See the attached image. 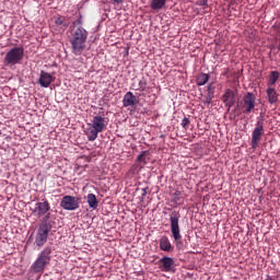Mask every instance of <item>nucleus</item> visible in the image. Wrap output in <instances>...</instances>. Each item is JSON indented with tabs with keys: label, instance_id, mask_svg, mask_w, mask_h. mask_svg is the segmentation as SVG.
Here are the masks:
<instances>
[{
	"label": "nucleus",
	"instance_id": "obj_1",
	"mask_svg": "<svg viewBox=\"0 0 280 280\" xmlns=\"http://www.w3.org/2000/svg\"><path fill=\"white\" fill-rule=\"evenodd\" d=\"M86 38H89V32L82 26L72 28L70 45L72 47V54L74 56H82L84 49H86Z\"/></svg>",
	"mask_w": 280,
	"mask_h": 280
},
{
	"label": "nucleus",
	"instance_id": "obj_2",
	"mask_svg": "<svg viewBox=\"0 0 280 280\" xmlns=\"http://www.w3.org/2000/svg\"><path fill=\"white\" fill-rule=\"evenodd\" d=\"M108 126L105 117L94 116L92 121L88 124V128L85 129V135L89 141H95L100 132H104Z\"/></svg>",
	"mask_w": 280,
	"mask_h": 280
},
{
	"label": "nucleus",
	"instance_id": "obj_3",
	"mask_svg": "<svg viewBox=\"0 0 280 280\" xmlns=\"http://www.w3.org/2000/svg\"><path fill=\"white\" fill-rule=\"evenodd\" d=\"M52 225L49 220V213H47L39 224L37 229V233L35 236V244L38 248H43L45 244H47V240L49 238V233L51 232Z\"/></svg>",
	"mask_w": 280,
	"mask_h": 280
},
{
	"label": "nucleus",
	"instance_id": "obj_4",
	"mask_svg": "<svg viewBox=\"0 0 280 280\" xmlns=\"http://www.w3.org/2000/svg\"><path fill=\"white\" fill-rule=\"evenodd\" d=\"M54 247L46 246L37 256L36 260L31 266L33 272H44L45 268L51 264V255Z\"/></svg>",
	"mask_w": 280,
	"mask_h": 280
},
{
	"label": "nucleus",
	"instance_id": "obj_5",
	"mask_svg": "<svg viewBox=\"0 0 280 280\" xmlns=\"http://www.w3.org/2000/svg\"><path fill=\"white\" fill-rule=\"evenodd\" d=\"M24 57L25 48H23V46H15L7 52L4 63L7 67H14V65H21Z\"/></svg>",
	"mask_w": 280,
	"mask_h": 280
},
{
	"label": "nucleus",
	"instance_id": "obj_6",
	"mask_svg": "<svg viewBox=\"0 0 280 280\" xmlns=\"http://www.w3.org/2000/svg\"><path fill=\"white\" fill-rule=\"evenodd\" d=\"M257 102V97L253 92H247L243 100L237 104V107L241 106L244 115H250L253 110H255V104Z\"/></svg>",
	"mask_w": 280,
	"mask_h": 280
},
{
	"label": "nucleus",
	"instance_id": "obj_7",
	"mask_svg": "<svg viewBox=\"0 0 280 280\" xmlns=\"http://www.w3.org/2000/svg\"><path fill=\"white\" fill-rule=\"evenodd\" d=\"M82 205V197L66 195L60 201V207L66 211H75Z\"/></svg>",
	"mask_w": 280,
	"mask_h": 280
},
{
	"label": "nucleus",
	"instance_id": "obj_8",
	"mask_svg": "<svg viewBox=\"0 0 280 280\" xmlns=\"http://www.w3.org/2000/svg\"><path fill=\"white\" fill-rule=\"evenodd\" d=\"M179 220H180V212H172L171 213V215H170L171 233H172L175 242L183 240V236L180 235V226L178 225Z\"/></svg>",
	"mask_w": 280,
	"mask_h": 280
},
{
	"label": "nucleus",
	"instance_id": "obj_9",
	"mask_svg": "<svg viewBox=\"0 0 280 280\" xmlns=\"http://www.w3.org/2000/svg\"><path fill=\"white\" fill-rule=\"evenodd\" d=\"M264 118H260L256 122V127L252 133V148L253 150H257L259 148V141H261V137H264Z\"/></svg>",
	"mask_w": 280,
	"mask_h": 280
},
{
	"label": "nucleus",
	"instance_id": "obj_10",
	"mask_svg": "<svg viewBox=\"0 0 280 280\" xmlns=\"http://www.w3.org/2000/svg\"><path fill=\"white\" fill-rule=\"evenodd\" d=\"M54 82V75H51L49 72H45V70L40 71L38 84L43 86L44 89H48V86Z\"/></svg>",
	"mask_w": 280,
	"mask_h": 280
},
{
	"label": "nucleus",
	"instance_id": "obj_11",
	"mask_svg": "<svg viewBox=\"0 0 280 280\" xmlns=\"http://www.w3.org/2000/svg\"><path fill=\"white\" fill-rule=\"evenodd\" d=\"M222 100L230 110L232 106H235V92H233L231 89H228L223 94Z\"/></svg>",
	"mask_w": 280,
	"mask_h": 280
},
{
	"label": "nucleus",
	"instance_id": "obj_12",
	"mask_svg": "<svg viewBox=\"0 0 280 280\" xmlns=\"http://www.w3.org/2000/svg\"><path fill=\"white\" fill-rule=\"evenodd\" d=\"M160 268L163 272H172V267L174 266V258L164 256L160 259Z\"/></svg>",
	"mask_w": 280,
	"mask_h": 280
},
{
	"label": "nucleus",
	"instance_id": "obj_13",
	"mask_svg": "<svg viewBox=\"0 0 280 280\" xmlns=\"http://www.w3.org/2000/svg\"><path fill=\"white\" fill-rule=\"evenodd\" d=\"M122 105L125 108H128V106H137V96H135L132 92H127L122 98Z\"/></svg>",
	"mask_w": 280,
	"mask_h": 280
},
{
	"label": "nucleus",
	"instance_id": "obj_14",
	"mask_svg": "<svg viewBox=\"0 0 280 280\" xmlns=\"http://www.w3.org/2000/svg\"><path fill=\"white\" fill-rule=\"evenodd\" d=\"M160 248L164 250V253H172V250H174V246H172V243L170 242V238L167 236L161 237Z\"/></svg>",
	"mask_w": 280,
	"mask_h": 280
},
{
	"label": "nucleus",
	"instance_id": "obj_15",
	"mask_svg": "<svg viewBox=\"0 0 280 280\" xmlns=\"http://www.w3.org/2000/svg\"><path fill=\"white\" fill-rule=\"evenodd\" d=\"M266 94L269 104H277V102H279V94L275 88H268Z\"/></svg>",
	"mask_w": 280,
	"mask_h": 280
},
{
	"label": "nucleus",
	"instance_id": "obj_16",
	"mask_svg": "<svg viewBox=\"0 0 280 280\" xmlns=\"http://www.w3.org/2000/svg\"><path fill=\"white\" fill-rule=\"evenodd\" d=\"M167 0H150V8L153 12H159L165 8Z\"/></svg>",
	"mask_w": 280,
	"mask_h": 280
},
{
	"label": "nucleus",
	"instance_id": "obj_17",
	"mask_svg": "<svg viewBox=\"0 0 280 280\" xmlns=\"http://www.w3.org/2000/svg\"><path fill=\"white\" fill-rule=\"evenodd\" d=\"M279 78H280L279 71H271L267 81L268 89H275Z\"/></svg>",
	"mask_w": 280,
	"mask_h": 280
},
{
	"label": "nucleus",
	"instance_id": "obj_18",
	"mask_svg": "<svg viewBox=\"0 0 280 280\" xmlns=\"http://www.w3.org/2000/svg\"><path fill=\"white\" fill-rule=\"evenodd\" d=\"M86 201L90 209H93V211H95V209H97V207L100 206V201L97 200V197L94 194H89L86 197Z\"/></svg>",
	"mask_w": 280,
	"mask_h": 280
},
{
	"label": "nucleus",
	"instance_id": "obj_19",
	"mask_svg": "<svg viewBox=\"0 0 280 280\" xmlns=\"http://www.w3.org/2000/svg\"><path fill=\"white\" fill-rule=\"evenodd\" d=\"M210 79L211 75L207 73H200L196 79L197 86H205V84H207V82H209Z\"/></svg>",
	"mask_w": 280,
	"mask_h": 280
},
{
	"label": "nucleus",
	"instance_id": "obj_20",
	"mask_svg": "<svg viewBox=\"0 0 280 280\" xmlns=\"http://www.w3.org/2000/svg\"><path fill=\"white\" fill-rule=\"evenodd\" d=\"M183 192L177 188L173 192V205L172 207H176V205H180L183 202Z\"/></svg>",
	"mask_w": 280,
	"mask_h": 280
},
{
	"label": "nucleus",
	"instance_id": "obj_21",
	"mask_svg": "<svg viewBox=\"0 0 280 280\" xmlns=\"http://www.w3.org/2000/svg\"><path fill=\"white\" fill-rule=\"evenodd\" d=\"M52 23L56 25V27H59V30H65V27H67V24L65 23V18L62 16L52 18Z\"/></svg>",
	"mask_w": 280,
	"mask_h": 280
},
{
	"label": "nucleus",
	"instance_id": "obj_22",
	"mask_svg": "<svg viewBox=\"0 0 280 280\" xmlns=\"http://www.w3.org/2000/svg\"><path fill=\"white\" fill-rule=\"evenodd\" d=\"M49 209H50L49 201L47 200L38 202L35 208L36 211H49Z\"/></svg>",
	"mask_w": 280,
	"mask_h": 280
},
{
	"label": "nucleus",
	"instance_id": "obj_23",
	"mask_svg": "<svg viewBox=\"0 0 280 280\" xmlns=\"http://www.w3.org/2000/svg\"><path fill=\"white\" fill-rule=\"evenodd\" d=\"M148 154L147 151H143L140 155L137 156V162L140 163V165H147L148 161H145V155Z\"/></svg>",
	"mask_w": 280,
	"mask_h": 280
},
{
	"label": "nucleus",
	"instance_id": "obj_24",
	"mask_svg": "<svg viewBox=\"0 0 280 280\" xmlns=\"http://www.w3.org/2000/svg\"><path fill=\"white\" fill-rule=\"evenodd\" d=\"M147 86H148V82L144 79H142L139 81V85L136 89V91H145Z\"/></svg>",
	"mask_w": 280,
	"mask_h": 280
},
{
	"label": "nucleus",
	"instance_id": "obj_25",
	"mask_svg": "<svg viewBox=\"0 0 280 280\" xmlns=\"http://www.w3.org/2000/svg\"><path fill=\"white\" fill-rule=\"evenodd\" d=\"M189 124H191L189 118L188 117H184V119L182 120V127L184 128V130H188L189 129Z\"/></svg>",
	"mask_w": 280,
	"mask_h": 280
},
{
	"label": "nucleus",
	"instance_id": "obj_26",
	"mask_svg": "<svg viewBox=\"0 0 280 280\" xmlns=\"http://www.w3.org/2000/svg\"><path fill=\"white\" fill-rule=\"evenodd\" d=\"M75 27H82V16L72 22V30H75Z\"/></svg>",
	"mask_w": 280,
	"mask_h": 280
},
{
	"label": "nucleus",
	"instance_id": "obj_27",
	"mask_svg": "<svg viewBox=\"0 0 280 280\" xmlns=\"http://www.w3.org/2000/svg\"><path fill=\"white\" fill-rule=\"evenodd\" d=\"M212 101H213V94H208V96H206L205 104L209 106V104H211Z\"/></svg>",
	"mask_w": 280,
	"mask_h": 280
},
{
	"label": "nucleus",
	"instance_id": "obj_28",
	"mask_svg": "<svg viewBox=\"0 0 280 280\" xmlns=\"http://www.w3.org/2000/svg\"><path fill=\"white\" fill-rule=\"evenodd\" d=\"M208 95H213V83L208 84Z\"/></svg>",
	"mask_w": 280,
	"mask_h": 280
},
{
	"label": "nucleus",
	"instance_id": "obj_29",
	"mask_svg": "<svg viewBox=\"0 0 280 280\" xmlns=\"http://www.w3.org/2000/svg\"><path fill=\"white\" fill-rule=\"evenodd\" d=\"M148 196V187L141 189V197L144 198Z\"/></svg>",
	"mask_w": 280,
	"mask_h": 280
},
{
	"label": "nucleus",
	"instance_id": "obj_30",
	"mask_svg": "<svg viewBox=\"0 0 280 280\" xmlns=\"http://www.w3.org/2000/svg\"><path fill=\"white\" fill-rule=\"evenodd\" d=\"M125 0H113V3L116 5H119L121 3H124Z\"/></svg>",
	"mask_w": 280,
	"mask_h": 280
},
{
	"label": "nucleus",
	"instance_id": "obj_31",
	"mask_svg": "<svg viewBox=\"0 0 280 280\" xmlns=\"http://www.w3.org/2000/svg\"><path fill=\"white\" fill-rule=\"evenodd\" d=\"M200 5H207V0H200Z\"/></svg>",
	"mask_w": 280,
	"mask_h": 280
},
{
	"label": "nucleus",
	"instance_id": "obj_32",
	"mask_svg": "<svg viewBox=\"0 0 280 280\" xmlns=\"http://www.w3.org/2000/svg\"><path fill=\"white\" fill-rule=\"evenodd\" d=\"M47 212H39V215H45Z\"/></svg>",
	"mask_w": 280,
	"mask_h": 280
},
{
	"label": "nucleus",
	"instance_id": "obj_33",
	"mask_svg": "<svg viewBox=\"0 0 280 280\" xmlns=\"http://www.w3.org/2000/svg\"><path fill=\"white\" fill-rule=\"evenodd\" d=\"M279 277H280V275H279Z\"/></svg>",
	"mask_w": 280,
	"mask_h": 280
}]
</instances>
